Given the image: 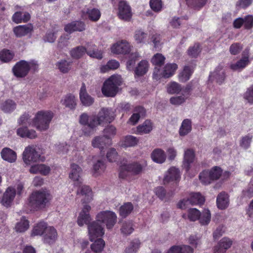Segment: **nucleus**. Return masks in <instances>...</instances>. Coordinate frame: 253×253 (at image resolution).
<instances>
[{"mask_svg": "<svg viewBox=\"0 0 253 253\" xmlns=\"http://www.w3.org/2000/svg\"><path fill=\"white\" fill-rule=\"evenodd\" d=\"M147 37V33L141 30H137L135 32L134 38L137 43H144Z\"/></svg>", "mask_w": 253, "mask_h": 253, "instance_id": "obj_59", "label": "nucleus"}, {"mask_svg": "<svg viewBox=\"0 0 253 253\" xmlns=\"http://www.w3.org/2000/svg\"><path fill=\"white\" fill-rule=\"evenodd\" d=\"M33 31V26L31 24L19 25L13 28V32L17 37H22L31 34Z\"/></svg>", "mask_w": 253, "mask_h": 253, "instance_id": "obj_17", "label": "nucleus"}, {"mask_svg": "<svg viewBox=\"0 0 253 253\" xmlns=\"http://www.w3.org/2000/svg\"><path fill=\"white\" fill-rule=\"evenodd\" d=\"M211 219V214L209 210L205 209L203 213H201L200 218L198 219L200 223L203 225H208Z\"/></svg>", "mask_w": 253, "mask_h": 253, "instance_id": "obj_56", "label": "nucleus"}, {"mask_svg": "<svg viewBox=\"0 0 253 253\" xmlns=\"http://www.w3.org/2000/svg\"><path fill=\"white\" fill-rule=\"evenodd\" d=\"M250 63L249 56H244L235 64H232L230 68L233 71H237L245 68Z\"/></svg>", "mask_w": 253, "mask_h": 253, "instance_id": "obj_32", "label": "nucleus"}, {"mask_svg": "<svg viewBox=\"0 0 253 253\" xmlns=\"http://www.w3.org/2000/svg\"><path fill=\"white\" fill-rule=\"evenodd\" d=\"M53 117V113L51 111H39L33 120V126L39 130H46Z\"/></svg>", "mask_w": 253, "mask_h": 253, "instance_id": "obj_5", "label": "nucleus"}, {"mask_svg": "<svg viewBox=\"0 0 253 253\" xmlns=\"http://www.w3.org/2000/svg\"><path fill=\"white\" fill-rule=\"evenodd\" d=\"M12 72L17 78H24L29 73L28 61L21 60L17 62L12 68Z\"/></svg>", "mask_w": 253, "mask_h": 253, "instance_id": "obj_10", "label": "nucleus"}, {"mask_svg": "<svg viewBox=\"0 0 253 253\" xmlns=\"http://www.w3.org/2000/svg\"><path fill=\"white\" fill-rule=\"evenodd\" d=\"M133 113L130 118L129 119V122L133 125H135L139 121L141 117H144L146 115V110L141 106H136L134 109Z\"/></svg>", "mask_w": 253, "mask_h": 253, "instance_id": "obj_19", "label": "nucleus"}, {"mask_svg": "<svg viewBox=\"0 0 253 253\" xmlns=\"http://www.w3.org/2000/svg\"><path fill=\"white\" fill-rule=\"evenodd\" d=\"M29 227V222L26 219L25 217L23 216L21 220L17 223L15 226V230L17 232H24Z\"/></svg>", "mask_w": 253, "mask_h": 253, "instance_id": "obj_52", "label": "nucleus"}, {"mask_svg": "<svg viewBox=\"0 0 253 253\" xmlns=\"http://www.w3.org/2000/svg\"><path fill=\"white\" fill-rule=\"evenodd\" d=\"M57 238V232L53 226H47L43 235V241L44 243L51 245L55 243Z\"/></svg>", "mask_w": 253, "mask_h": 253, "instance_id": "obj_14", "label": "nucleus"}, {"mask_svg": "<svg viewBox=\"0 0 253 253\" xmlns=\"http://www.w3.org/2000/svg\"><path fill=\"white\" fill-rule=\"evenodd\" d=\"M90 210V206L84 205L78 218L77 222L80 226H82L84 224L88 225L90 240L92 241L95 238L102 237L104 235V230L102 224H105L107 229L113 228L117 221V216L113 211H101L96 215V221L89 224L91 220L89 214Z\"/></svg>", "mask_w": 253, "mask_h": 253, "instance_id": "obj_1", "label": "nucleus"}, {"mask_svg": "<svg viewBox=\"0 0 253 253\" xmlns=\"http://www.w3.org/2000/svg\"><path fill=\"white\" fill-rule=\"evenodd\" d=\"M192 129V122L189 119H184L179 128V133L180 136H185L189 133Z\"/></svg>", "mask_w": 253, "mask_h": 253, "instance_id": "obj_40", "label": "nucleus"}, {"mask_svg": "<svg viewBox=\"0 0 253 253\" xmlns=\"http://www.w3.org/2000/svg\"><path fill=\"white\" fill-rule=\"evenodd\" d=\"M187 3L192 5L195 9H200L203 7L208 0H185Z\"/></svg>", "mask_w": 253, "mask_h": 253, "instance_id": "obj_60", "label": "nucleus"}, {"mask_svg": "<svg viewBox=\"0 0 253 253\" xmlns=\"http://www.w3.org/2000/svg\"><path fill=\"white\" fill-rule=\"evenodd\" d=\"M128 170L134 175H138L141 173L145 166L140 164L138 162H133L128 164H126Z\"/></svg>", "mask_w": 253, "mask_h": 253, "instance_id": "obj_35", "label": "nucleus"}, {"mask_svg": "<svg viewBox=\"0 0 253 253\" xmlns=\"http://www.w3.org/2000/svg\"><path fill=\"white\" fill-rule=\"evenodd\" d=\"M114 6L116 5L117 14L119 18L125 21H129L132 16L131 7L125 0H112Z\"/></svg>", "mask_w": 253, "mask_h": 253, "instance_id": "obj_6", "label": "nucleus"}, {"mask_svg": "<svg viewBox=\"0 0 253 253\" xmlns=\"http://www.w3.org/2000/svg\"><path fill=\"white\" fill-rule=\"evenodd\" d=\"M106 169V165L104 161L98 160L93 166V175L96 177L104 172Z\"/></svg>", "mask_w": 253, "mask_h": 253, "instance_id": "obj_46", "label": "nucleus"}, {"mask_svg": "<svg viewBox=\"0 0 253 253\" xmlns=\"http://www.w3.org/2000/svg\"><path fill=\"white\" fill-rule=\"evenodd\" d=\"M130 47L129 43L126 41H122L114 44L111 47V51L117 54H127L130 52Z\"/></svg>", "mask_w": 253, "mask_h": 253, "instance_id": "obj_13", "label": "nucleus"}, {"mask_svg": "<svg viewBox=\"0 0 253 253\" xmlns=\"http://www.w3.org/2000/svg\"><path fill=\"white\" fill-rule=\"evenodd\" d=\"M71 172L69 173V178L74 181V185L77 187H81L82 179L80 175L82 172V168L74 163L71 165Z\"/></svg>", "mask_w": 253, "mask_h": 253, "instance_id": "obj_12", "label": "nucleus"}, {"mask_svg": "<svg viewBox=\"0 0 253 253\" xmlns=\"http://www.w3.org/2000/svg\"><path fill=\"white\" fill-rule=\"evenodd\" d=\"M217 208L220 210L226 209L229 205L228 195L225 192L220 193L216 198Z\"/></svg>", "mask_w": 253, "mask_h": 253, "instance_id": "obj_27", "label": "nucleus"}, {"mask_svg": "<svg viewBox=\"0 0 253 253\" xmlns=\"http://www.w3.org/2000/svg\"><path fill=\"white\" fill-rule=\"evenodd\" d=\"M151 8L156 12L161 11L163 2L161 0H150L149 2Z\"/></svg>", "mask_w": 253, "mask_h": 253, "instance_id": "obj_63", "label": "nucleus"}, {"mask_svg": "<svg viewBox=\"0 0 253 253\" xmlns=\"http://www.w3.org/2000/svg\"><path fill=\"white\" fill-rule=\"evenodd\" d=\"M16 108L15 103L11 100H6L1 106V109L4 112L10 113Z\"/></svg>", "mask_w": 253, "mask_h": 253, "instance_id": "obj_57", "label": "nucleus"}, {"mask_svg": "<svg viewBox=\"0 0 253 253\" xmlns=\"http://www.w3.org/2000/svg\"><path fill=\"white\" fill-rule=\"evenodd\" d=\"M87 49L83 46H78L72 48L70 51L71 56L75 59H79L82 58L85 53H87Z\"/></svg>", "mask_w": 253, "mask_h": 253, "instance_id": "obj_33", "label": "nucleus"}, {"mask_svg": "<svg viewBox=\"0 0 253 253\" xmlns=\"http://www.w3.org/2000/svg\"><path fill=\"white\" fill-rule=\"evenodd\" d=\"M120 66V63L116 60H110L107 63L106 65H103L100 67V72L104 73L110 70H115Z\"/></svg>", "mask_w": 253, "mask_h": 253, "instance_id": "obj_44", "label": "nucleus"}, {"mask_svg": "<svg viewBox=\"0 0 253 253\" xmlns=\"http://www.w3.org/2000/svg\"><path fill=\"white\" fill-rule=\"evenodd\" d=\"M17 135L22 138H28L34 139L37 137V134L35 130L29 129L27 126H21L16 130Z\"/></svg>", "mask_w": 253, "mask_h": 253, "instance_id": "obj_22", "label": "nucleus"}, {"mask_svg": "<svg viewBox=\"0 0 253 253\" xmlns=\"http://www.w3.org/2000/svg\"><path fill=\"white\" fill-rule=\"evenodd\" d=\"M87 54L98 59H101L103 58V52L101 50L97 49L95 44H92L88 48Z\"/></svg>", "mask_w": 253, "mask_h": 253, "instance_id": "obj_45", "label": "nucleus"}, {"mask_svg": "<svg viewBox=\"0 0 253 253\" xmlns=\"http://www.w3.org/2000/svg\"><path fill=\"white\" fill-rule=\"evenodd\" d=\"M151 158L154 162L161 164L166 161L167 155L162 149L156 148L152 152Z\"/></svg>", "mask_w": 253, "mask_h": 253, "instance_id": "obj_21", "label": "nucleus"}, {"mask_svg": "<svg viewBox=\"0 0 253 253\" xmlns=\"http://www.w3.org/2000/svg\"><path fill=\"white\" fill-rule=\"evenodd\" d=\"M0 155L3 160L11 163L15 162L17 159L16 152L8 147L2 149Z\"/></svg>", "mask_w": 253, "mask_h": 253, "instance_id": "obj_24", "label": "nucleus"}, {"mask_svg": "<svg viewBox=\"0 0 253 253\" xmlns=\"http://www.w3.org/2000/svg\"><path fill=\"white\" fill-rule=\"evenodd\" d=\"M243 49V45L239 42L232 43L229 47V52L233 55L238 54Z\"/></svg>", "mask_w": 253, "mask_h": 253, "instance_id": "obj_64", "label": "nucleus"}, {"mask_svg": "<svg viewBox=\"0 0 253 253\" xmlns=\"http://www.w3.org/2000/svg\"><path fill=\"white\" fill-rule=\"evenodd\" d=\"M77 99L75 95L69 93L64 97V99L61 100V102L66 107L71 110H74L77 106Z\"/></svg>", "mask_w": 253, "mask_h": 253, "instance_id": "obj_28", "label": "nucleus"}, {"mask_svg": "<svg viewBox=\"0 0 253 253\" xmlns=\"http://www.w3.org/2000/svg\"><path fill=\"white\" fill-rule=\"evenodd\" d=\"M80 98L82 104L86 106H89L94 102V99L87 93L84 83L82 84L80 89Z\"/></svg>", "mask_w": 253, "mask_h": 253, "instance_id": "obj_20", "label": "nucleus"}, {"mask_svg": "<svg viewBox=\"0 0 253 253\" xmlns=\"http://www.w3.org/2000/svg\"><path fill=\"white\" fill-rule=\"evenodd\" d=\"M16 195V190L12 187H9L4 193L1 202L6 207L9 206Z\"/></svg>", "mask_w": 253, "mask_h": 253, "instance_id": "obj_23", "label": "nucleus"}, {"mask_svg": "<svg viewBox=\"0 0 253 253\" xmlns=\"http://www.w3.org/2000/svg\"><path fill=\"white\" fill-rule=\"evenodd\" d=\"M133 210V206L131 203H126L120 208V215L123 218H126L131 212Z\"/></svg>", "mask_w": 253, "mask_h": 253, "instance_id": "obj_42", "label": "nucleus"}, {"mask_svg": "<svg viewBox=\"0 0 253 253\" xmlns=\"http://www.w3.org/2000/svg\"><path fill=\"white\" fill-rule=\"evenodd\" d=\"M200 216L201 212L196 208H191L188 210V218L190 221H196Z\"/></svg>", "mask_w": 253, "mask_h": 253, "instance_id": "obj_58", "label": "nucleus"}, {"mask_svg": "<svg viewBox=\"0 0 253 253\" xmlns=\"http://www.w3.org/2000/svg\"><path fill=\"white\" fill-rule=\"evenodd\" d=\"M50 170V168L44 164L35 165L30 169V173L35 174L39 173L44 176L48 175Z\"/></svg>", "mask_w": 253, "mask_h": 253, "instance_id": "obj_26", "label": "nucleus"}, {"mask_svg": "<svg viewBox=\"0 0 253 253\" xmlns=\"http://www.w3.org/2000/svg\"><path fill=\"white\" fill-rule=\"evenodd\" d=\"M105 245L104 241L102 239L99 238L96 240L94 242L91 244L90 248L93 252L95 253H100L103 251Z\"/></svg>", "mask_w": 253, "mask_h": 253, "instance_id": "obj_51", "label": "nucleus"}, {"mask_svg": "<svg viewBox=\"0 0 253 253\" xmlns=\"http://www.w3.org/2000/svg\"><path fill=\"white\" fill-rule=\"evenodd\" d=\"M88 18L92 21H97L101 16V12L100 10L96 8L91 9L88 8L86 11Z\"/></svg>", "mask_w": 253, "mask_h": 253, "instance_id": "obj_47", "label": "nucleus"}, {"mask_svg": "<svg viewBox=\"0 0 253 253\" xmlns=\"http://www.w3.org/2000/svg\"><path fill=\"white\" fill-rule=\"evenodd\" d=\"M116 134V128L112 126L109 125L106 126L104 129L103 137H105V139L108 142H111V138L114 137Z\"/></svg>", "mask_w": 253, "mask_h": 253, "instance_id": "obj_48", "label": "nucleus"}, {"mask_svg": "<svg viewBox=\"0 0 253 253\" xmlns=\"http://www.w3.org/2000/svg\"><path fill=\"white\" fill-rule=\"evenodd\" d=\"M189 203L192 205H203L205 202L204 197L200 193H193L188 198Z\"/></svg>", "mask_w": 253, "mask_h": 253, "instance_id": "obj_41", "label": "nucleus"}, {"mask_svg": "<svg viewBox=\"0 0 253 253\" xmlns=\"http://www.w3.org/2000/svg\"><path fill=\"white\" fill-rule=\"evenodd\" d=\"M121 76L112 75L104 82L101 88L102 94L106 97H113L116 95L119 87L122 84Z\"/></svg>", "mask_w": 253, "mask_h": 253, "instance_id": "obj_4", "label": "nucleus"}, {"mask_svg": "<svg viewBox=\"0 0 253 253\" xmlns=\"http://www.w3.org/2000/svg\"><path fill=\"white\" fill-rule=\"evenodd\" d=\"M209 78L210 79L212 78L219 84H222L226 78L225 72L223 69V67L219 65L213 72L211 73Z\"/></svg>", "mask_w": 253, "mask_h": 253, "instance_id": "obj_15", "label": "nucleus"}, {"mask_svg": "<svg viewBox=\"0 0 253 253\" xmlns=\"http://www.w3.org/2000/svg\"><path fill=\"white\" fill-rule=\"evenodd\" d=\"M111 142H108L105 139V137L96 136L92 141V145L93 147L98 148L101 151L104 149V147L109 145Z\"/></svg>", "mask_w": 253, "mask_h": 253, "instance_id": "obj_37", "label": "nucleus"}, {"mask_svg": "<svg viewBox=\"0 0 253 253\" xmlns=\"http://www.w3.org/2000/svg\"><path fill=\"white\" fill-rule=\"evenodd\" d=\"M23 159L26 164H30L31 162H44L45 158L41 156L34 146H29L23 153Z\"/></svg>", "mask_w": 253, "mask_h": 253, "instance_id": "obj_9", "label": "nucleus"}, {"mask_svg": "<svg viewBox=\"0 0 253 253\" xmlns=\"http://www.w3.org/2000/svg\"><path fill=\"white\" fill-rule=\"evenodd\" d=\"M138 139L132 135L126 136L122 142V146L124 147H133L137 144Z\"/></svg>", "mask_w": 253, "mask_h": 253, "instance_id": "obj_53", "label": "nucleus"}, {"mask_svg": "<svg viewBox=\"0 0 253 253\" xmlns=\"http://www.w3.org/2000/svg\"><path fill=\"white\" fill-rule=\"evenodd\" d=\"M52 197L46 189L36 190L32 193L28 199V205L31 210L39 211L49 204Z\"/></svg>", "mask_w": 253, "mask_h": 253, "instance_id": "obj_3", "label": "nucleus"}, {"mask_svg": "<svg viewBox=\"0 0 253 253\" xmlns=\"http://www.w3.org/2000/svg\"><path fill=\"white\" fill-rule=\"evenodd\" d=\"M79 192L84 196V198L82 200L83 204L89 203L92 200L93 194L91 188L86 185L81 186V188L77 191L78 194Z\"/></svg>", "mask_w": 253, "mask_h": 253, "instance_id": "obj_25", "label": "nucleus"}, {"mask_svg": "<svg viewBox=\"0 0 253 253\" xmlns=\"http://www.w3.org/2000/svg\"><path fill=\"white\" fill-rule=\"evenodd\" d=\"M153 128V124L150 120H147L140 125L137 127V132L140 134L149 133Z\"/></svg>", "mask_w": 253, "mask_h": 253, "instance_id": "obj_36", "label": "nucleus"}, {"mask_svg": "<svg viewBox=\"0 0 253 253\" xmlns=\"http://www.w3.org/2000/svg\"><path fill=\"white\" fill-rule=\"evenodd\" d=\"M31 16L27 12L17 11L12 17V21L17 24L27 22L30 19Z\"/></svg>", "mask_w": 253, "mask_h": 253, "instance_id": "obj_29", "label": "nucleus"}, {"mask_svg": "<svg viewBox=\"0 0 253 253\" xmlns=\"http://www.w3.org/2000/svg\"><path fill=\"white\" fill-rule=\"evenodd\" d=\"M180 178L179 169L174 167H172L167 171L164 178L163 182L164 184H166L173 182L177 184L180 180Z\"/></svg>", "mask_w": 253, "mask_h": 253, "instance_id": "obj_11", "label": "nucleus"}, {"mask_svg": "<svg viewBox=\"0 0 253 253\" xmlns=\"http://www.w3.org/2000/svg\"><path fill=\"white\" fill-rule=\"evenodd\" d=\"M72 63V61L61 59L56 63V66L61 73L65 74L71 70Z\"/></svg>", "mask_w": 253, "mask_h": 253, "instance_id": "obj_39", "label": "nucleus"}, {"mask_svg": "<svg viewBox=\"0 0 253 253\" xmlns=\"http://www.w3.org/2000/svg\"><path fill=\"white\" fill-rule=\"evenodd\" d=\"M178 66L175 63H167L163 70L160 68L155 67L153 78L157 81L162 78H169L174 74Z\"/></svg>", "mask_w": 253, "mask_h": 253, "instance_id": "obj_8", "label": "nucleus"}, {"mask_svg": "<svg viewBox=\"0 0 253 253\" xmlns=\"http://www.w3.org/2000/svg\"><path fill=\"white\" fill-rule=\"evenodd\" d=\"M243 98L251 105L253 104V84L247 88L243 94Z\"/></svg>", "mask_w": 253, "mask_h": 253, "instance_id": "obj_61", "label": "nucleus"}, {"mask_svg": "<svg viewBox=\"0 0 253 253\" xmlns=\"http://www.w3.org/2000/svg\"><path fill=\"white\" fill-rule=\"evenodd\" d=\"M195 157V152L193 149H188L185 151L183 165L186 172L190 170L191 164L193 163Z\"/></svg>", "mask_w": 253, "mask_h": 253, "instance_id": "obj_18", "label": "nucleus"}, {"mask_svg": "<svg viewBox=\"0 0 253 253\" xmlns=\"http://www.w3.org/2000/svg\"><path fill=\"white\" fill-rule=\"evenodd\" d=\"M181 90V85L175 82L170 83L167 86V91L170 94H178Z\"/></svg>", "mask_w": 253, "mask_h": 253, "instance_id": "obj_55", "label": "nucleus"}, {"mask_svg": "<svg viewBox=\"0 0 253 253\" xmlns=\"http://www.w3.org/2000/svg\"><path fill=\"white\" fill-rule=\"evenodd\" d=\"M15 54L13 51L7 49H3L0 51V60L3 62H10L14 58Z\"/></svg>", "mask_w": 253, "mask_h": 253, "instance_id": "obj_43", "label": "nucleus"}, {"mask_svg": "<svg viewBox=\"0 0 253 253\" xmlns=\"http://www.w3.org/2000/svg\"><path fill=\"white\" fill-rule=\"evenodd\" d=\"M194 72V68L192 66H185L183 71L179 74L178 77L179 81L185 82L189 80Z\"/></svg>", "mask_w": 253, "mask_h": 253, "instance_id": "obj_34", "label": "nucleus"}, {"mask_svg": "<svg viewBox=\"0 0 253 253\" xmlns=\"http://www.w3.org/2000/svg\"><path fill=\"white\" fill-rule=\"evenodd\" d=\"M47 226V224L46 222L43 221H41L38 223L33 228L31 236H35L38 235H43L46 227Z\"/></svg>", "mask_w": 253, "mask_h": 253, "instance_id": "obj_38", "label": "nucleus"}, {"mask_svg": "<svg viewBox=\"0 0 253 253\" xmlns=\"http://www.w3.org/2000/svg\"><path fill=\"white\" fill-rule=\"evenodd\" d=\"M198 84L197 82L192 81L189 82L186 85L182 88V94L183 96L186 97L187 99L190 96L191 92L194 89L195 86Z\"/></svg>", "mask_w": 253, "mask_h": 253, "instance_id": "obj_50", "label": "nucleus"}, {"mask_svg": "<svg viewBox=\"0 0 253 253\" xmlns=\"http://www.w3.org/2000/svg\"><path fill=\"white\" fill-rule=\"evenodd\" d=\"M252 138L253 136L250 134L242 137L240 142V146L245 149H248L250 147Z\"/></svg>", "mask_w": 253, "mask_h": 253, "instance_id": "obj_62", "label": "nucleus"}, {"mask_svg": "<svg viewBox=\"0 0 253 253\" xmlns=\"http://www.w3.org/2000/svg\"><path fill=\"white\" fill-rule=\"evenodd\" d=\"M64 29L65 32L69 34H71L75 31L82 32L85 29V25L83 21H73L66 25Z\"/></svg>", "mask_w": 253, "mask_h": 253, "instance_id": "obj_16", "label": "nucleus"}, {"mask_svg": "<svg viewBox=\"0 0 253 253\" xmlns=\"http://www.w3.org/2000/svg\"><path fill=\"white\" fill-rule=\"evenodd\" d=\"M202 50L201 44L196 42L193 45L189 47L187 50V54L191 58H197L201 54Z\"/></svg>", "mask_w": 253, "mask_h": 253, "instance_id": "obj_30", "label": "nucleus"}, {"mask_svg": "<svg viewBox=\"0 0 253 253\" xmlns=\"http://www.w3.org/2000/svg\"><path fill=\"white\" fill-rule=\"evenodd\" d=\"M115 113L112 109L102 108L98 114L90 116L86 113H82L79 118L81 125L87 126L83 128V132L85 135H89L98 126L103 123H111L115 119Z\"/></svg>", "mask_w": 253, "mask_h": 253, "instance_id": "obj_2", "label": "nucleus"}, {"mask_svg": "<svg viewBox=\"0 0 253 253\" xmlns=\"http://www.w3.org/2000/svg\"><path fill=\"white\" fill-rule=\"evenodd\" d=\"M148 68V62L145 60H141L134 70L135 75L137 77L144 75L147 72Z\"/></svg>", "mask_w": 253, "mask_h": 253, "instance_id": "obj_31", "label": "nucleus"}, {"mask_svg": "<svg viewBox=\"0 0 253 253\" xmlns=\"http://www.w3.org/2000/svg\"><path fill=\"white\" fill-rule=\"evenodd\" d=\"M140 242L138 239H134L130 242L129 245L125 249V253H136L140 245Z\"/></svg>", "mask_w": 253, "mask_h": 253, "instance_id": "obj_54", "label": "nucleus"}, {"mask_svg": "<svg viewBox=\"0 0 253 253\" xmlns=\"http://www.w3.org/2000/svg\"><path fill=\"white\" fill-rule=\"evenodd\" d=\"M222 173V169L221 168L215 166L212 168L210 170H203L200 173L199 177L203 184L208 185L211 183L213 181L218 179Z\"/></svg>", "mask_w": 253, "mask_h": 253, "instance_id": "obj_7", "label": "nucleus"}, {"mask_svg": "<svg viewBox=\"0 0 253 253\" xmlns=\"http://www.w3.org/2000/svg\"><path fill=\"white\" fill-rule=\"evenodd\" d=\"M165 60L166 58L162 54L157 53L152 58L151 62L155 67L161 68L164 65Z\"/></svg>", "mask_w": 253, "mask_h": 253, "instance_id": "obj_49", "label": "nucleus"}]
</instances>
